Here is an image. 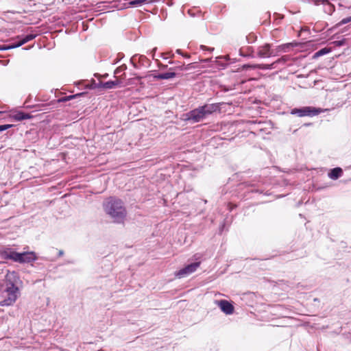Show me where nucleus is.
<instances>
[{
    "mask_svg": "<svg viewBox=\"0 0 351 351\" xmlns=\"http://www.w3.org/2000/svg\"><path fill=\"white\" fill-rule=\"evenodd\" d=\"M21 280L18 274L13 271L9 273L5 276V288L4 290V299L0 301V306L12 305L20 295V290L18 285Z\"/></svg>",
    "mask_w": 351,
    "mask_h": 351,
    "instance_id": "obj_1",
    "label": "nucleus"
},
{
    "mask_svg": "<svg viewBox=\"0 0 351 351\" xmlns=\"http://www.w3.org/2000/svg\"><path fill=\"white\" fill-rule=\"evenodd\" d=\"M103 206L105 213L114 223H123L127 211L121 199L110 197L104 202Z\"/></svg>",
    "mask_w": 351,
    "mask_h": 351,
    "instance_id": "obj_2",
    "label": "nucleus"
},
{
    "mask_svg": "<svg viewBox=\"0 0 351 351\" xmlns=\"http://www.w3.org/2000/svg\"><path fill=\"white\" fill-rule=\"evenodd\" d=\"M219 109L217 104H207L195 108L186 114V120L195 123L202 121L208 116Z\"/></svg>",
    "mask_w": 351,
    "mask_h": 351,
    "instance_id": "obj_3",
    "label": "nucleus"
},
{
    "mask_svg": "<svg viewBox=\"0 0 351 351\" xmlns=\"http://www.w3.org/2000/svg\"><path fill=\"white\" fill-rule=\"evenodd\" d=\"M3 259H10L19 263H29L36 260V256L33 252L19 253L12 249H7L1 253Z\"/></svg>",
    "mask_w": 351,
    "mask_h": 351,
    "instance_id": "obj_4",
    "label": "nucleus"
},
{
    "mask_svg": "<svg viewBox=\"0 0 351 351\" xmlns=\"http://www.w3.org/2000/svg\"><path fill=\"white\" fill-rule=\"evenodd\" d=\"M327 110L322 108H315L312 106H305L300 108H293L291 110V114L297 115L299 117H313L319 114V113Z\"/></svg>",
    "mask_w": 351,
    "mask_h": 351,
    "instance_id": "obj_5",
    "label": "nucleus"
},
{
    "mask_svg": "<svg viewBox=\"0 0 351 351\" xmlns=\"http://www.w3.org/2000/svg\"><path fill=\"white\" fill-rule=\"evenodd\" d=\"M199 265L200 262H195L189 264L182 269L178 271L176 273V276L179 278L188 276L189 275L195 272L197 270V269L199 267Z\"/></svg>",
    "mask_w": 351,
    "mask_h": 351,
    "instance_id": "obj_6",
    "label": "nucleus"
},
{
    "mask_svg": "<svg viewBox=\"0 0 351 351\" xmlns=\"http://www.w3.org/2000/svg\"><path fill=\"white\" fill-rule=\"evenodd\" d=\"M289 58L287 56H284L281 57L280 58H278L277 60L274 61L271 64H256V65H254L252 67L254 69H263V70L273 69H276L277 67V65L279 64H285L289 60Z\"/></svg>",
    "mask_w": 351,
    "mask_h": 351,
    "instance_id": "obj_7",
    "label": "nucleus"
},
{
    "mask_svg": "<svg viewBox=\"0 0 351 351\" xmlns=\"http://www.w3.org/2000/svg\"><path fill=\"white\" fill-rule=\"evenodd\" d=\"M257 56L261 58H269L275 56L273 50L271 49L269 44H265L257 49Z\"/></svg>",
    "mask_w": 351,
    "mask_h": 351,
    "instance_id": "obj_8",
    "label": "nucleus"
},
{
    "mask_svg": "<svg viewBox=\"0 0 351 351\" xmlns=\"http://www.w3.org/2000/svg\"><path fill=\"white\" fill-rule=\"evenodd\" d=\"M217 305L220 309L226 315H231L234 312L233 305L228 300H219L217 302Z\"/></svg>",
    "mask_w": 351,
    "mask_h": 351,
    "instance_id": "obj_9",
    "label": "nucleus"
},
{
    "mask_svg": "<svg viewBox=\"0 0 351 351\" xmlns=\"http://www.w3.org/2000/svg\"><path fill=\"white\" fill-rule=\"evenodd\" d=\"M12 117L17 121H21L25 119H30L32 116L29 113H25L22 111H18L12 114Z\"/></svg>",
    "mask_w": 351,
    "mask_h": 351,
    "instance_id": "obj_10",
    "label": "nucleus"
},
{
    "mask_svg": "<svg viewBox=\"0 0 351 351\" xmlns=\"http://www.w3.org/2000/svg\"><path fill=\"white\" fill-rule=\"evenodd\" d=\"M343 174V170L340 167H335L330 170L328 173V177L332 180H337L339 178L341 177Z\"/></svg>",
    "mask_w": 351,
    "mask_h": 351,
    "instance_id": "obj_11",
    "label": "nucleus"
},
{
    "mask_svg": "<svg viewBox=\"0 0 351 351\" xmlns=\"http://www.w3.org/2000/svg\"><path fill=\"white\" fill-rule=\"evenodd\" d=\"M176 74L175 72H167L154 75L153 77L156 80H168L176 77Z\"/></svg>",
    "mask_w": 351,
    "mask_h": 351,
    "instance_id": "obj_12",
    "label": "nucleus"
},
{
    "mask_svg": "<svg viewBox=\"0 0 351 351\" xmlns=\"http://www.w3.org/2000/svg\"><path fill=\"white\" fill-rule=\"evenodd\" d=\"M120 83L119 80L115 81H108L106 82L101 83V86L105 89H112L115 88L117 85H118Z\"/></svg>",
    "mask_w": 351,
    "mask_h": 351,
    "instance_id": "obj_13",
    "label": "nucleus"
},
{
    "mask_svg": "<svg viewBox=\"0 0 351 351\" xmlns=\"http://www.w3.org/2000/svg\"><path fill=\"white\" fill-rule=\"evenodd\" d=\"M330 51V49L329 48H326V47L322 48L314 53L313 58H319L320 56H322L328 53Z\"/></svg>",
    "mask_w": 351,
    "mask_h": 351,
    "instance_id": "obj_14",
    "label": "nucleus"
},
{
    "mask_svg": "<svg viewBox=\"0 0 351 351\" xmlns=\"http://www.w3.org/2000/svg\"><path fill=\"white\" fill-rule=\"evenodd\" d=\"M147 2V0H133L129 2L132 7H138Z\"/></svg>",
    "mask_w": 351,
    "mask_h": 351,
    "instance_id": "obj_15",
    "label": "nucleus"
},
{
    "mask_svg": "<svg viewBox=\"0 0 351 351\" xmlns=\"http://www.w3.org/2000/svg\"><path fill=\"white\" fill-rule=\"evenodd\" d=\"M36 37V34H27L23 37L21 36V38L22 40V43L25 44V43L34 39Z\"/></svg>",
    "mask_w": 351,
    "mask_h": 351,
    "instance_id": "obj_16",
    "label": "nucleus"
},
{
    "mask_svg": "<svg viewBox=\"0 0 351 351\" xmlns=\"http://www.w3.org/2000/svg\"><path fill=\"white\" fill-rule=\"evenodd\" d=\"M16 38L19 40L18 42H16L15 43L10 44L11 46L13 47V49L14 48H16V47H19L21 45H24V43H22V40H21L20 36H17Z\"/></svg>",
    "mask_w": 351,
    "mask_h": 351,
    "instance_id": "obj_17",
    "label": "nucleus"
},
{
    "mask_svg": "<svg viewBox=\"0 0 351 351\" xmlns=\"http://www.w3.org/2000/svg\"><path fill=\"white\" fill-rule=\"evenodd\" d=\"M351 22V16H348V17H346V18H344L340 22H339V25H344V24H346V23H348Z\"/></svg>",
    "mask_w": 351,
    "mask_h": 351,
    "instance_id": "obj_18",
    "label": "nucleus"
},
{
    "mask_svg": "<svg viewBox=\"0 0 351 351\" xmlns=\"http://www.w3.org/2000/svg\"><path fill=\"white\" fill-rule=\"evenodd\" d=\"M12 127V124H5L0 125V132H3Z\"/></svg>",
    "mask_w": 351,
    "mask_h": 351,
    "instance_id": "obj_19",
    "label": "nucleus"
},
{
    "mask_svg": "<svg viewBox=\"0 0 351 351\" xmlns=\"http://www.w3.org/2000/svg\"><path fill=\"white\" fill-rule=\"evenodd\" d=\"M125 69H126V66H119V67H118V68L115 70V71H114V74H115V75L119 74V73H121V72H123Z\"/></svg>",
    "mask_w": 351,
    "mask_h": 351,
    "instance_id": "obj_20",
    "label": "nucleus"
},
{
    "mask_svg": "<svg viewBox=\"0 0 351 351\" xmlns=\"http://www.w3.org/2000/svg\"><path fill=\"white\" fill-rule=\"evenodd\" d=\"M13 49V47H12L11 45L0 46V50H1V51L8 50V49Z\"/></svg>",
    "mask_w": 351,
    "mask_h": 351,
    "instance_id": "obj_21",
    "label": "nucleus"
},
{
    "mask_svg": "<svg viewBox=\"0 0 351 351\" xmlns=\"http://www.w3.org/2000/svg\"><path fill=\"white\" fill-rule=\"evenodd\" d=\"M84 93H80V94H76V95H70L69 97H66V99H64V100H70L71 99H73V98H75L77 96H80V95H83Z\"/></svg>",
    "mask_w": 351,
    "mask_h": 351,
    "instance_id": "obj_22",
    "label": "nucleus"
},
{
    "mask_svg": "<svg viewBox=\"0 0 351 351\" xmlns=\"http://www.w3.org/2000/svg\"><path fill=\"white\" fill-rule=\"evenodd\" d=\"M200 48L202 50H208L209 51H213L214 50V48H209V47H207L206 46H204V45H201Z\"/></svg>",
    "mask_w": 351,
    "mask_h": 351,
    "instance_id": "obj_23",
    "label": "nucleus"
},
{
    "mask_svg": "<svg viewBox=\"0 0 351 351\" xmlns=\"http://www.w3.org/2000/svg\"><path fill=\"white\" fill-rule=\"evenodd\" d=\"M335 43H336V45H337V46H341L343 45L344 41L343 40L336 41Z\"/></svg>",
    "mask_w": 351,
    "mask_h": 351,
    "instance_id": "obj_24",
    "label": "nucleus"
},
{
    "mask_svg": "<svg viewBox=\"0 0 351 351\" xmlns=\"http://www.w3.org/2000/svg\"><path fill=\"white\" fill-rule=\"evenodd\" d=\"M286 47H287V46H285V45H281V46H279V47H278V49H279V50H280V51H285V48H286Z\"/></svg>",
    "mask_w": 351,
    "mask_h": 351,
    "instance_id": "obj_25",
    "label": "nucleus"
},
{
    "mask_svg": "<svg viewBox=\"0 0 351 351\" xmlns=\"http://www.w3.org/2000/svg\"><path fill=\"white\" fill-rule=\"evenodd\" d=\"M210 58H206V59H204V60H201L202 62H209L210 61Z\"/></svg>",
    "mask_w": 351,
    "mask_h": 351,
    "instance_id": "obj_26",
    "label": "nucleus"
},
{
    "mask_svg": "<svg viewBox=\"0 0 351 351\" xmlns=\"http://www.w3.org/2000/svg\"><path fill=\"white\" fill-rule=\"evenodd\" d=\"M176 53L182 56L183 55V53L182 52V51L180 49H177L176 50Z\"/></svg>",
    "mask_w": 351,
    "mask_h": 351,
    "instance_id": "obj_27",
    "label": "nucleus"
},
{
    "mask_svg": "<svg viewBox=\"0 0 351 351\" xmlns=\"http://www.w3.org/2000/svg\"><path fill=\"white\" fill-rule=\"evenodd\" d=\"M182 56L186 58H189L190 57V56L189 54H186V53H183Z\"/></svg>",
    "mask_w": 351,
    "mask_h": 351,
    "instance_id": "obj_28",
    "label": "nucleus"
},
{
    "mask_svg": "<svg viewBox=\"0 0 351 351\" xmlns=\"http://www.w3.org/2000/svg\"><path fill=\"white\" fill-rule=\"evenodd\" d=\"M167 67V65H161L160 68L162 69H166Z\"/></svg>",
    "mask_w": 351,
    "mask_h": 351,
    "instance_id": "obj_29",
    "label": "nucleus"
},
{
    "mask_svg": "<svg viewBox=\"0 0 351 351\" xmlns=\"http://www.w3.org/2000/svg\"><path fill=\"white\" fill-rule=\"evenodd\" d=\"M63 254H64L63 251L60 250V251L59 252V256H62V255H63Z\"/></svg>",
    "mask_w": 351,
    "mask_h": 351,
    "instance_id": "obj_30",
    "label": "nucleus"
},
{
    "mask_svg": "<svg viewBox=\"0 0 351 351\" xmlns=\"http://www.w3.org/2000/svg\"><path fill=\"white\" fill-rule=\"evenodd\" d=\"M156 51V48H154L152 51L154 53Z\"/></svg>",
    "mask_w": 351,
    "mask_h": 351,
    "instance_id": "obj_31",
    "label": "nucleus"
},
{
    "mask_svg": "<svg viewBox=\"0 0 351 351\" xmlns=\"http://www.w3.org/2000/svg\"><path fill=\"white\" fill-rule=\"evenodd\" d=\"M1 113H2V112L0 111V114H1Z\"/></svg>",
    "mask_w": 351,
    "mask_h": 351,
    "instance_id": "obj_32",
    "label": "nucleus"
}]
</instances>
